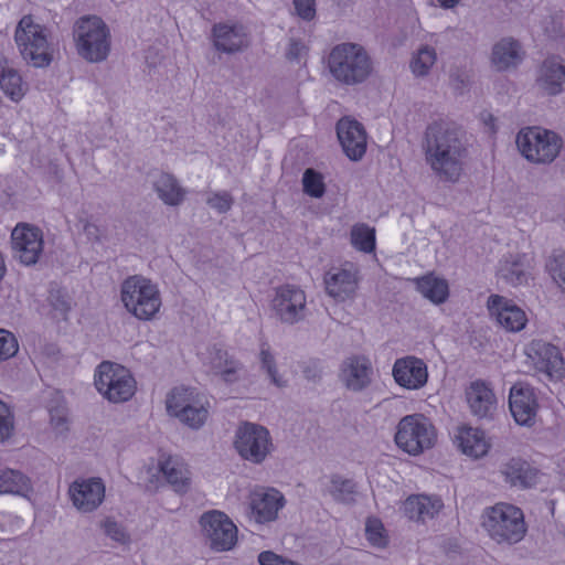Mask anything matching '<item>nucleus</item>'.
<instances>
[{
  "instance_id": "obj_1",
  "label": "nucleus",
  "mask_w": 565,
  "mask_h": 565,
  "mask_svg": "<svg viewBox=\"0 0 565 565\" xmlns=\"http://www.w3.org/2000/svg\"><path fill=\"white\" fill-rule=\"evenodd\" d=\"M423 150L427 164L441 181L455 183L459 180L467 147L458 127L446 120L429 124L424 134Z\"/></svg>"
},
{
  "instance_id": "obj_2",
  "label": "nucleus",
  "mask_w": 565,
  "mask_h": 565,
  "mask_svg": "<svg viewBox=\"0 0 565 565\" xmlns=\"http://www.w3.org/2000/svg\"><path fill=\"white\" fill-rule=\"evenodd\" d=\"M328 66L331 75L348 86L364 83L373 72L370 54L356 43L335 45L329 54Z\"/></svg>"
},
{
  "instance_id": "obj_3",
  "label": "nucleus",
  "mask_w": 565,
  "mask_h": 565,
  "mask_svg": "<svg viewBox=\"0 0 565 565\" xmlns=\"http://www.w3.org/2000/svg\"><path fill=\"white\" fill-rule=\"evenodd\" d=\"M73 40L77 54L88 63L107 60L111 49V33L97 15H83L73 25Z\"/></svg>"
},
{
  "instance_id": "obj_4",
  "label": "nucleus",
  "mask_w": 565,
  "mask_h": 565,
  "mask_svg": "<svg viewBox=\"0 0 565 565\" xmlns=\"http://www.w3.org/2000/svg\"><path fill=\"white\" fill-rule=\"evenodd\" d=\"M49 30L35 23L31 15H24L18 23L14 41L22 58L34 67H46L53 61L52 44L49 42Z\"/></svg>"
},
{
  "instance_id": "obj_5",
  "label": "nucleus",
  "mask_w": 565,
  "mask_h": 565,
  "mask_svg": "<svg viewBox=\"0 0 565 565\" xmlns=\"http://www.w3.org/2000/svg\"><path fill=\"white\" fill-rule=\"evenodd\" d=\"M121 301L134 317L150 320L161 307V297L157 285L142 276L126 278L120 288Z\"/></svg>"
},
{
  "instance_id": "obj_6",
  "label": "nucleus",
  "mask_w": 565,
  "mask_h": 565,
  "mask_svg": "<svg viewBox=\"0 0 565 565\" xmlns=\"http://www.w3.org/2000/svg\"><path fill=\"white\" fill-rule=\"evenodd\" d=\"M482 525L498 543L515 544L526 532L523 512L508 503L489 508L483 515Z\"/></svg>"
},
{
  "instance_id": "obj_7",
  "label": "nucleus",
  "mask_w": 565,
  "mask_h": 565,
  "mask_svg": "<svg viewBox=\"0 0 565 565\" xmlns=\"http://www.w3.org/2000/svg\"><path fill=\"white\" fill-rule=\"evenodd\" d=\"M516 146L522 156L534 163L553 162L563 147L561 136L541 127H526L516 135Z\"/></svg>"
},
{
  "instance_id": "obj_8",
  "label": "nucleus",
  "mask_w": 565,
  "mask_h": 565,
  "mask_svg": "<svg viewBox=\"0 0 565 565\" xmlns=\"http://www.w3.org/2000/svg\"><path fill=\"white\" fill-rule=\"evenodd\" d=\"M436 438L434 425L422 414L403 417L397 425L395 434L396 445L413 456L431 448Z\"/></svg>"
},
{
  "instance_id": "obj_9",
  "label": "nucleus",
  "mask_w": 565,
  "mask_h": 565,
  "mask_svg": "<svg viewBox=\"0 0 565 565\" xmlns=\"http://www.w3.org/2000/svg\"><path fill=\"white\" fill-rule=\"evenodd\" d=\"M95 386L109 402L122 403L134 396L136 381L122 365L105 361L96 371Z\"/></svg>"
},
{
  "instance_id": "obj_10",
  "label": "nucleus",
  "mask_w": 565,
  "mask_h": 565,
  "mask_svg": "<svg viewBox=\"0 0 565 565\" xmlns=\"http://www.w3.org/2000/svg\"><path fill=\"white\" fill-rule=\"evenodd\" d=\"M234 447L244 460L259 465L270 455L274 445L265 426L243 422L235 430Z\"/></svg>"
},
{
  "instance_id": "obj_11",
  "label": "nucleus",
  "mask_w": 565,
  "mask_h": 565,
  "mask_svg": "<svg viewBox=\"0 0 565 565\" xmlns=\"http://www.w3.org/2000/svg\"><path fill=\"white\" fill-rule=\"evenodd\" d=\"M167 409L182 423L199 429L205 423L209 411L199 395L186 387H175L167 398Z\"/></svg>"
},
{
  "instance_id": "obj_12",
  "label": "nucleus",
  "mask_w": 565,
  "mask_h": 565,
  "mask_svg": "<svg viewBox=\"0 0 565 565\" xmlns=\"http://www.w3.org/2000/svg\"><path fill=\"white\" fill-rule=\"evenodd\" d=\"M270 308L274 316L287 324H295L306 317L307 300L305 291L295 285H284L275 290Z\"/></svg>"
},
{
  "instance_id": "obj_13",
  "label": "nucleus",
  "mask_w": 565,
  "mask_h": 565,
  "mask_svg": "<svg viewBox=\"0 0 565 565\" xmlns=\"http://www.w3.org/2000/svg\"><path fill=\"white\" fill-rule=\"evenodd\" d=\"M204 535L215 551H230L237 541V529L223 512L213 510L202 514L200 519Z\"/></svg>"
},
{
  "instance_id": "obj_14",
  "label": "nucleus",
  "mask_w": 565,
  "mask_h": 565,
  "mask_svg": "<svg viewBox=\"0 0 565 565\" xmlns=\"http://www.w3.org/2000/svg\"><path fill=\"white\" fill-rule=\"evenodd\" d=\"M13 256L21 264L31 266L38 263L43 252V233L30 224H18L11 233Z\"/></svg>"
},
{
  "instance_id": "obj_15",
  "label": "nucleus",
  "mask_w": 565,
  "mask_h": 565,
  "mask_svg": "<svg viewBox=\"0 0 565 565\" xmlns=\"http://www.w3.org/2000/svg\"><path fill=\"white\" fill-rule=\"evenodd\" d=\"M526 354L540 372L546 373L550 377L562 379L565 376V363L559 350L542 340L532 341Z\"/></svg>"
},
{
  "instance_id": "obj_16",
  "label": "nucleus",
  "mask_w": 565,
  "mask_h": 565,
  "mask_svg": "<svg viewBox=\"0 0 565 565\" xmlns=\"http://www.w3.org/2000/svg\"><path fill=\"white\" fill-rule=\"evenodd\" d=\"M323 282L328 296L344 301L353 297L358 289V269L350 263L342 267H332L324 274Z\"/></svg>"
},
{
  "instance_id": "obj_17",
  "label": "nucleus",
  "mask_w": 565,
  "mask_h": 565,
  "mask_svg": "<svg viewBox=\"0 0 565 565\" xmlns=\"http://www.w3.org/2000/svg\"><path fill=\"white\" fill-rule=\"evenodd\" d=\"M509 407L519 425H533L539 407L534 388L523 382L515 383L510 388Z\"/></svg>"
},
{
  "instance_id": "obj_18",
  "label": "nucleus",
  "mask_w": 565,
  "mask_h": 565,
  "mask_svg": "<svg viewBox=\"0 0 565 565\" xmlns=\"http://www.w3.org/2000/svg\"><path fill=\"white\" fill-rule=\"evenodd\" d=\"M488 309L497 322L507 331L519 332L526 326L525 311L510 299L491 295L488 299Z\"/></svg>"
},
{
  "instance_id": "obj_19",
  "label": "nucleus",
  "mask_w": 565,
  "mask_h": 565,
  "mask_svg": "<svg viewBox=\"0 0 565 565\" xmlns=\"http://www.w3.org/2000/svg\"><path fill=\"white\" fill-rule=\"evenodd\" d=\"M285 498L276 489H258L249 495V516L256 523L276 520L278 511L284 507Z\"/></svg>"
},
{
  "instance_id": "obj_20",
  "label": "nucleus",
  "mask_w": 565,
  "mask_h": 565,
  "mask_svg": "<svg viewBox=\"0 0 565 565\" xmlns=\"http://www.w3.org/2000/svg\"><path fill=\"white\" fill-rule=\"evenodd\" d=\"M373 367L369 358L352 355L343 360L340 367V381L352 392L365 390L372 382Z\"/></svg>"
},
{
  "instance_id": "obj_21",
  "label": "nucleus",
  "mask_w": 565,
  "mask_h": 565,
  "mask_svg": "<svg viewBox=\"0 0 565 565\" xmlns=\"http://www.w3.org/2000/svg\"><path fill=\"white\" fill-rule=\"evenodd\" d=\"M392 374L395 382L407 390H419L428 380L426 363L413 355L397 359L394 362Z\"/></svg>"
},
{
  "instance_id": "obj_22",
  "label": "nucleus",
  "mask_w": 565,
  "mask_h": 565,
  "mask_svg": "<svg viewBox=\"0 0 565 565\" xmlns=\"http://www.w3.org/2000/svg\"><path fill=\"white\" fill-rule=\"evenodd\" d=\"M337 135L344 153L352 161H359L366 151V132L354 119L342 118L337 124Z\"/></svg>"
},
{
  "instance_id": "obj_23",
  "label": "nucleus",
  "mask_w": 565,
  "mask_h": 565,
  "mask_svg": "<svg viewBox=\"0 0 565 565\" xmlns=\"http://www.w3.org/2000/svg\"><path fill=\"white\" fill-rule=\"evenodd\" d=\"M70 495L78 511L92 512L102 504L105 498V486L99 478L77 480L71 484Z\"/></svg>"
},
{
  "instance_id": "obj_24",
  "label": "nucleus",
  "mask_w": 565,
  "mask_h": 565,
  "mask_svg": "<svg viewBox=\"0 0 565 565\" xmlns=\"http://www.w3.org/2000/svg\"><path fill=\"white\" fill-rule=\"evenodd\" d=\"M466 401L471 414L480 419L492 418L498 401L492 388L483 381L477 380L471 382L466 391Z\"/></svg>"
},
{
  "instance_id": "obj_25",
  "label": "nucleus",
  "mask_w": 565,
  "mask_h": 565,
  "mask_svg": "<svg viewBox=\"0 0 565 565\" xmlns=\"http://www.w3.org/2000/svg\"><path fill=\"white\" fill-rule=\"evenodd\" d=\"M202 362L212 373L220 375L226 383L238 380L237 372L241 370V363L233 359L226 350L217 345L210 347L202 353Z\"/></svg>"
},
{
  "instance_id": "obj_26",
  "label": "nucleus",
  "mask_w": 565,
  "mask_h": 565,
  "mask_svg": "<svg viewBox=\"0 0 565 565\" xmlns=\"http://www.w3.org/2000/svg\"><path fill=\"white\" fill-rule=\"evenodd\" d=\"M504 481L514 488L527 489L537 483L539 470L522 458H511L500 467Z\"/></svg>"
},
{
  "instance_id": "obj_27",
  "label": "nucleus",
  "mask_w": 565,
  "mask_h": 565,
  "mask_svg": "<svg viewBox=\"0 0 565 565\" xmlns=\"http://www.w3.org/2000/svg\"><path fill=\"white\" fill-rule=\"evenodd\" d=\"M212 35L215 49L224 53H236L248 46V36L242 25L215 24Z\"/></svg>"
},
{
  "instance_id": "obj_28",
  "label": "nucleus",
  "mask_w": 565,
  "mask_h": 565,
  "mask_svg": "<svg viewBox=\"0 0 565 565\" xmlns=\"http://www.w3.org/2000/svg\"><path fill=\"white\" fill-rule=\"evenodd\" d=\"M536 83L547 95L554 96L562 93L565 90V65L555 57L545 60Z\"/></svg>"
},
{
  "instance_id": "obj_29",
  "label": "nucleus",
  "mask_w": 565,
  "mask_h": 565,
  "mask_svg": "<svg viewBox=\"0 0 565 565\" xmlns=\"http://www.w3.org/2000/svg\"><path fill=\"white\" fill-rule=\"evenodd\" d=\"M159 466L166 480L177 493L184 494L190 490L191 471L183 459L170 456Z\"/></svg>"
},
{
  "instance_id": "obj_30",
  "label": "nucleus",
  "mask_w": 565,
  "mask_h": 565,
  "mask_svg": "<svg viewBox=\"0 0 565 565\" xmlns=\"http://www.w3.org/2000/svg\"><path fill=\"white\" fill-rule=\"evenodd\" d=\"M443 508L437 497L411 495L404 502V513L409 520L425 521L433 519Z\"/></svg>"
},
{
  "instance_id": "obj_31",
  "label": "nucleus",
  "mask_w": 565,
  "mask_h": 565,
  "mask_svg": "<svg viewBox=\"0 0 565 565\" xmlns=\"http://www.w3.org/2000/svg\"><path fill=\"white\" fill-rule=\"evenodd\" d=\"M0 88L12 102L21 100L28 90L22 76L6 57H0Z\"/></svg>"
},
{
  "instance_id": "obj_32",
  "label": "nucleus",
  "mask_w": 565,
  "mask_h": 565,
  "mask_svg": "<svg viewBox=\"0 0 565 565\" xmlns=\"http://www.w3.org/2000/svg\"><path fill=\"white\" fill-rule=\"evenodd\" d=\"M498 277L512 286L526 284L530 271L524 263V256L510 255L502 259L499 265Z\"/></svg>"
},
{
  "instance_id": "obj_33",
  "label": "nucleus",
  "mask_w": 565,
  "mask_h": 565,
  "mask_svg": "<svg viewBox=\"0 0 565 565\" xmlns=\"http://www.w3.org/2000/svg\"><path fill=\"white\" fill-rule=\"evenodd\" d=\"M492 63L498 71L515 67L521 61V46L512 39H503L492 49Z\"/></svg>"
},
{
  "instance_id": "obj_34",
  "label": "nucleus",
  "mask_w": 565,
  "mask_h": 565,
  "mask_svg": "<svg viewBox=\"0 0 565 565\" xmlns=\"http://www.w3.org/2000/svg\"><path fill=\"white\" fill-rule=\"evenodd\" d=\"M456 443L465 455L475 458H479L488 451L483 433L471 427L460 428L456 435Z\"/></svg>"
},
{
  "instance_id": "obj_35",
  "label": "nucleus",
  "mask_w": 565,
  "mask_h": 565,
  "mask_svg": "<svg viewBox=\"0 0 565 565\" xmlns=\"http://www.w3.org/2000/svg\"><path fill=\"white\" fill-rule=\"evenodd\" d=\"M417 290L435 305L444 303L449 296L448 282L433 274L414 279Z\"/></svg>"
},
{
  "instance_id": "obj_36",
  "label": "nucleus",
  "mask_w": 565,
  "mask_h": 565,
  "mask_svg": "<svg viewBox=\"0 0 565 565\" xmlns=\"http://www.w3.org/2000/svg\"><path fill=\"white\" fill-rule=\"evenodd\" d=\"M153 186L158 196L168 205H179L183 201V189L169 173H161L153 182Z\"/></svg>"
},
{
  "instance_id": "obj_37",
  "label": "nucleus",
  "mask_w": 565,
  "mask_h": 565,
  "mask_svg": "<svg viewBox=\"0 0 565 565\" xmlns=\"http://www.w3.org/2000/svg\"><path fill=\"white\" fill-rule=\"evenodd\" d=\"M31 491L30 479L13 469L0 471V494L10 493L25 497Z\"/></svg>"
},
{
  "instance_id": "obj_38",
  "label": "nucleus",
  "mask_w": 565,
  "mask_h": 565,
  "mask_svg": "<svg viewBox=\"0 0 565 565\" xmlns=\"http://www.w3.org/2000/svg\"><path fill=\"white\" fill-rule=\"evenodd\" d=\"M328 491L334 501L342 504H351L355 501L354 497L358 492V487L353 479L332 475Z\"/></svg>"
},
{
  "instance_id": "obj_39",
  "label": "nucleus",
  "mask_w": 565,
  "mask_h": 565,
  "mask_svg": "<svg viewBox=\"0 0 565 565\" xmlns=\"http://www.w3.org/2000/svg\"><path fill=\"white\" fill-rule=\"evenodd\" d=\"M352 245L364 253H371L375 248V230L365 224H359L351 230Z\"/></svg>"
},
{
  "instance_id": "obj_40",
  "label": "nucleus",
  "mask_w": 565,
  "mask_h": 565,
  "mask_svg": "<svg viewBox=\"0 0 565 565\" xmlns=\"http://www.w3.org/2000/svg\"><path fill=\"white\" fill-rule=\"evenodd\" d=\"M436 62V52L433 47L423 46L411 61V70L415 76H426Z\"/></svg>"
},
{
  "instance_id": "obj_41",
  "label": "nucleus",
  "mask_w": 565,
  "mask_h": 565,
  "mask_svg": "<svg viewBox=\"0 0 565 565\" xmlns=\"http://www.w3.org/2000/svg\"><path fill=\"white\" fill-rule=\"evenodd\" d=\"M302 186L306 194L316 199L322 198L326 192L322 174L311 168L303 172Z\"/></svg>"
},
{
  "instance_id": "obj_42",
  "label": "nucleus",
  "mask_w": 565,
  "mask_h": 565,
  "mask_svg": "<svg viewBox=\"0 0 565 565\" xmlns=\"http://www.w3.org/2000/svg\"><path fill=\"white\" fill-rule=\"evenodd\" d=\"M259 359L262 369L266 371L271 383L278 387L286 386V381L278 376L275 358L271 354L269 347L265 343L262 344Z\"/></svg>"
},
{
  "instance_id": "obj_43",
  "label": "nucleus",
  "mask_w": 565,
  "mask_h": 565,
  "mask_svg": "<svg viewBox=\"0 0 565 565\" xmlns=\"http://www.w3.org/2000/svg\"><path fill=\"white\" fill-rule=\"evenodd\" d=\"M543 30L551 39H561L565 36V14L557 11L546 17L543 22Z\"/></svg>"
},
{
  "instance_id": "obj_44",
  "label": "nucleus",
  "mask_w": 565,
  "mask_h": 565,
  "mask_svg": "<svg viewBox=\"0 0 565 565\" xmlns=\"http://www.w3.org/2000/svg\"><path fill=\"white\" fill-rule=\"evenodd\" d=\"M51 425L57 434H63L68 429L67 409L63 403L49 407Z\"/></svg>"
},
{
  "instance_id": "obj_45",
  "label": "nucleus",
  "mask_w": 565,
  "mask_h": 565,
  "mask_svg": "<svg viewBox=\"0 0 565 565\" xmlns=\"http://www.w3.org/2000/svg\"><path fill=\"white\" fill-rule=\"evenodd\" d=\"M366 537L376 547H384L387 540L384 535V526L377 519L369 520L365 527Z\"/></svg>"
},
{
  "instance_id": "obj_46",
  "label": "nucleus",
  "mask_w": 565,
  "mask_h": 565,
  "mask_svg": "<svg viewBox=\"0 0 565 565\" xmlns=\"http://www.w3.org/2000/svg\"><path fill=\"white\" fill-rule=\"evenodd\" d=\"M18 350V340L13 333L4 329H0V361L14 356Z\"/></svg>"
},
{
  "instance_id": "obj_47",
  "label": "nucleus",
  "mask_w": 565,
  "mask_h": 565,
  "mask_svg": "<svg viewBox=\"0 0 565 565\" xmlns=\"http://www.w3.org/2000/svg\"><path fill=\"white\" fill-rule=\"evenodd\" d=\"M548 268L553 279L565 290V252L554 254Z\"/></svg>"
},
{
  "instance_id": "obj_48",
  "label": "nucleus",
  "mask_w": 565,
  "mask_h": 565,
  "mask_svg": "<svg viewBox=\"0 0 565 565\" xmlns=\"http://www.w3.org/2000/svg\"><path fill=\"white\" fill-rule=\"evenodd\" d=\"M14 429V418L10 408L0 401V443L11 437Z\"/></svg>"
},
{
  "instance_id": "obj_49",
  "label": "nucleus",
  "mask_w": 565,
  "mask_h": 565,
  "mask_svg": "<svg viewBox=\"0 0 565 565\" xmlns=\"http://www.w3.org/2000/svg\"><path fill=\"white\" fill-rule=\"evenodd\" d=\"M233 203V196L226 191L215 192L206 200V204L221 214L228 212Z\"/></svg>"
},
{
  "instance_id": "obj_50",
  "label": "nucleus",
  "mask_w": 565,
  "mask_h": 565,
  "mask_svg": "<svg viewBox=\"0 0 565 565\" xmlns=\"http://www.w3.org/2000/svg\"><path fill=\"white\" fill-rule=\"evenodd\" d=\"M297 15L303 21H311L316 17V0H292Z\"/></svg>"
},
{
  "instance_id": "obj_51",
  "label": "nucleus",
  "mask_w": 565,
  "mask_h": 565,
  "mask_svg": "<svg viewBox=\"0 0 565 565\" xmlns=\"http://www.w3.org/2000/svg\"><path fill=\"white\" fill-rule=\"evenodd\" d=\"M50 305L61 315H65L71 309V302L62 290H51L49 295Z\"/></svg>"
},
{
  "instance_id": "obj_52",
  "label": "nucleus",
  "mask_w": 565,
  "mask_h": 565,
  "mask_svg": "<svg viewBox=\"0 0 565 565\" xmlns=\"http://www.w3.org/2000/svg\"><path fill=\"white\" fill-rule=\"evenodd\" d=\"M301 372L306 380L317 383L322 377L323 367L319 360H310L302 364Z\"/></svg>"
},
{
  "instance_id": "obj_53",
  "label": "nucleus",
  "mask_w": 565,
  "mask_h": 565,
  "mask_svg": "<svg viewBox=\"0 0 565 565\" xmlns=\"http://www.w3.org/2000/svg\"><path fill=\"white\" fill-rule=\"evenodd\" d=\"M105 534L116 542L124 543L127 540V535L122 526L111 519H106L103 523Z\"/></svg>"
},
{
  "instance_id": "obj_54",
  "label": "nucleus",
  "mask_w": 565,
  "mask_h": 565,
  "mask_svg": "<svg viewBox=\"0 0 565 565\" xmlns=\"http://www.w3.org/2000/svg\"><path fill=\"white\" fill-rule=\"evenodd\" d=\"M258 562L260 565H299L298 563L278 556L270 551L262 552L258 555Z\"/></svg>"
},
{
  "instance_id": "obj_55",
  "label": "nucleus",
  "mask_w": 565,
  "mask_h": 565,
  "mask_svg": "<svg viewBox=\"0 0 565 565\" xmlns=\"http://www.w3.org/2000/svg\"><path fill=\"white\" fill-rule=\"evenodd\" d=\"M305 45L300 41L291 39L286 51V57L289 61H298L301 57Z\"/></svg>"
},
{
  "instance_id": "obj_56",
  "label": "nucleus",
  "mask_w": 565,
  "mask_h": 565,
  "mask_svg": "<svg viewBox=\"0 0 565 565\" xmlns=\"http://www.w3.org/2000/svg\"><path fill=\"white\" fill-rule=\"evenodd\" d=\"M451 83L456 90L462 92V89L467 86V76L465 74L456 73L451 74Z\"/></svg>"
},
{
  "instance_id": "obj_57",
  "label": "nucleus",
  "mask_w": 565,
  "mask_h": 565,
  "mask_svg": "<svg viewBox=\"0 0 565 565\" xmlns=\"http://www.w3.org/2000/svg\"><path fill=\"white\" fill-rule=\"evenodd\" d=\"M84 232L88 238L100 241V231L99 227L94 223H86L84 226Z\"/></svg>"
},
{
  "instance_id": "obj_58",
  "label": "nucleus",
  "mask_w": 565,
  "mask_h": 565,
  "mask_svg": "<svg viewBox=\"0 0 565 565\" xmlns=\"http://www.w3.org/2000/svg\"><path fill=\"white\" fill-rule=\"evenodd\" d=\"M443 7L445 8H454L459 0H438Z\"/></svg>"
},
{
  "instance_id": "obj_59",
  "label": "nucleus",
  "mask_w": 565,
  "mask_h": 565,
  "mask_svg": "<svg viewBox=\"0 0 565 565\" xmlns=\"http://www.w3.org/2000/svg\"><path fill=\"white\" fill-rule=\"evenodd\" d=\"M7 268L2 255L0 254V280L4 277Z\"/></svg>"
}]
</instances>
